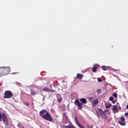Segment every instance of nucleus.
Masks as SVG:
<instances>
[{
  "label": "nucleus",
  "instance_id": "f257e3e1",
  "mask_svg": "<svg viewBox=\"0 0 128 128\" xmlns=\"http://www.w3.org/2000/svg\"><path fill=\"white\" fill-rule=\"evenodd\" d=\"M39 114L40 116L44 118V120H48V122H52V117L50 114L48 113L46 110H42L40 111Z\"/></svg>",
  "mask_w": 128,
  "mask_h": 128
},
{
  "label": "nucleus",
  "instance_id": "f03ea898",
  "mask_svg": "<svg viewBox=\"0 0 128 128\" xmlns=\"http://www.w3.org/2000/svg\"><path fill=\"white\" fill-rule=\"evenodd\" d=\"M10 67L6 68L0 72V78L10 74Z\"/></svg>",
  "mask_w": 128,
  "mask_h": 128
},
{
  "label": "nucleus",
  "instance_id": "7ed1b4c3",
  "mask_svg": "<svg viewBox=\"0 0 128 128\" xmlns=\"http://www.w3.org/2000/svg\"><path fill=\"white\" fill-rule=\"evenodd\" d=\"M3 118V122L7 126H8V117L4 113H0V122H1L2 119Z\"/></svg>",
  "mask_w": 128,
  "mask_h": 128
},
{
  "label": "nucleus",
  "instance_id": "20e7f679",
  "mask_svg": "<svg viewBox=\"0 0 128 128\" xmlns=\"http://www.w3.org/2000/svg\"><path fill=\"white\" fill-rule=\"evenodd\" d=\"M14 96V94L10 90H6L4 92V98H10Z\"/></svg>",
  "mask_w": 128,
  "mask_h": 128
},
{
  "label": "nucleus",
  "instance_id": "39448f33",
  "mask_svg": "<svg viewBox=\"0 0 128 128\" xmlns=\"http://www.w3.org/2000/svg\"><path fill=\"white\" fill-rule=\"evenodd\" d=\"M74 104L78 106V110H82V103H80L78 100H76L74 102Z\"/></svg>",
  "mask_w": 128,
  "mask_h": 128
},
{
  "label": "nucleus",
  "instance_id": "423d86ee",
  "mask_svg": "<svg viewBox=\"0 0 128 128\" xmlns=\"http://www.w3.org/2000/svg\"><path fill=\"white\" fill-rule=\"evenodd\" d=\"M119 124L120 126H126V119L124 118V116H122L120 118V120L118 121Z\"/></svg>",
  "mask_w": 128,
  "mask_h": 128
},
{
  "label": "nucleus",
  "instance_id": "0eeeda50",
  "mask_svg": "<svg viewBox=\"0 0 128 128\" xmlns=\"http://www.w3.org/2000/svg\"><path fill=\"white\" fill-rule=\"evenodd\" d=\"M74 118H75V122H76L77 126H78V128H84V126H82V124H80V122H78V118H76V116H75Z\"/></svg>",
  "mask_w": 128,
  "mask_h": 128
},
{
  "label": "nucleus",
  "instance_id": "6e6552de",
  "mask_svg": "<svg viewBox=\"0 0 128 128\" xmlns=\"http://www.w3.org/2000/svg\"><path fill=\"white\" fill-rule=\"evenodd\" d=\"M98 104V100L92 101V106H96Z\"/></svg>",
  "mask_w": 128,
  "mask_h": 128
},
{
  "label": "nucleus",
  "instance_id": "1a4fd4ad",
  "mask_svg": "<svg viewBox=\"0 0 128 128\" xmlns=\"http://www.w3.org/2000/svg\"><path fill=\"white\" fill-rule=\"evenodd\" d=\"M98 112L100 114L101 116H106V114H104V111H102V109L98 108Z\"/></svg>",
  "mask_w": 128,
  "mask_h": 128
},
{
  "label": "nucleus",
  "instance_id": "9d476101",
  "mask_svg": "<svg viewBox=\"0 0 128 128\" xmlns=\"http://www.w3.org/2000/svg\"><path fill=\"white\" fill-rule=\"evenodd\" d=\"M76 78H78V80H82V78H84V75H82L80 74H77Z\"/></svg>",
  "mask_w": 128,
  "mask_h": 128
},
{
  "label": "nucleus",
  "instance_id": "9b49d317",
  "mask_svg": "<svg viewBox=\"0 0 128 128\" xmlns=\"http://www.w3.org/2000/svg\"><path fill=\"white\" fill-rule=\"evenodd\" d=\"M80 102H82V104H86V102H87L86 99L84 98H82L80 100Z\"/></svg>",
  "mask_w": 128,
  "mask_h": 128
},
{
  "label": "nucleus",
  "instance_id": "f8f14e48",
  "mask_svg": "<svg viewBox=\"0 0 128 128\" xmlns=\"http://www.w3.org/2000/svg\"><path fill=\"white\" fill-rule=\"evenodd\" d=\"M112 110L115 112H118V108L116 106H114L112 108Z\"/></svg>",
  "mask_w": 128,
  "mask_h": 128
},
{
  "label": "nucleus",
  "instance_id": "ddd939ff",
  "mask_svg": "<svg viewBox=\"0 0 128 128\" xmlns=\"http://www.w3.org/2000/svg\"><path fill=\"white\" fill-rule=\"evenodd\" d=\"M98 66H94L92 68V70L93 72H96V70H98Z\"/></svg>",
  "mask_w": 128,
  "mask_h": 128
},
{
  "label": "nucleus",
  "instance_id": "4468645a",
  "mask_svg": "<svg viewBox=\"0 0 128 128\" xmlns=\"http://www.w3.org/2000/svg\"><path fill=\"white\" fill-rule=\"evenodd\" d=\"M36 91L34 90L31 89L30 90V96H36Z\"/></svg>",
  "mask_w": 128,
  "mask_h": 128
},
{
  "label": "nucleus",
  "instance_id": "2eb2a0df",
  "mask_svg": "<svg viewBox=\"0 0 128 128\" xmlns=\"http://www.w3.org/2000/svg\"><path fill=\"white\" fill-rule=\"evenodd\" d=\"M43 90H44V92H50V89L48 87H45L43 88Z\"/></svg>",
  "mask_w": 128,
  "mask_h": 128
},
{
  "label": "nucleus",
  "instance_id": "dca6fc26",
  "mask_svg": "<svg viewBox=\"0 0 128 128\" xmlns=\"http://www.w3.org/2000/svg\"><path fill=\"white\" fill-rule=\"evenodd\" d=\"M57 100L58 102H60L62 100V98H58Z\"/></svg>",
  "mask_w": 128,
  "mask_h": 128
},
{
  "label": "nucleus",
  "instance_id": "f3484780",
  "mask_svg": "<svg viewBox=\"0 0 128 128\" xmlns=\"http://www.w3.org/2000/svg\"><path fill=\"white\" fill-rule=\"evenodd\" d=\"M106 108H110L112 106V104L106 105Z\"/></svg>",
  "mask_w": 128,
  "mask_h": 128
},
{
  "label": "nucleus",
  "instance_id": "a211bd4d",
  "mask_svg": "<svg viewBox=\"0 0 128 128\" xmlns=\"http://www.w3.org/2000/svg\"><path fill=\"white\" fill-rule=\"evenodd\" d=\"M113 96H114V98H118V94L116 93H114L112 94Z\"/></svg>",
  "mask_w": 128,
  "mask_h": 128
},
{
  "label": "nucleus",
  "instance_id": "6ab92c4d",
  "mask_svg": "<svg viewBox=\"0 0 128 128\" xmlns=\"http://www.w3.org/2000/svg\"><path fill=\"white\" fill-rule=\"evenodd\" d=\"M97 92L98 94H102V90H100V89H98Z\"/></svg>",
  "mask_w": 128,
  "mask_h": 128
},
{
  "label": "nucleus",
  "instance_id": "aec40b11",
  "mask_svg": "<svg viewBox=\"0 0 128 128\" xmlns=\"http://www.w3.org/2000/svg\"><path fill=\"white\" fill-rule=\"evenodd\" d=\"M102 70H107L106 68V66H102Z\"/></svg>",
  "mask_w": 128,
  "mask_h": 128
},
{
  "label": "nucleus",
  "instance_id": "412c9836",
  "mask_svg": "<svg viewBox=\"0 0 128 128\" xmlns=\"http://www.w3.org/2000/svg\"><path fill=\"white\" fill-rule=\"evenodd\" d=\"M109 100L110 102H112L114 100V98L112 96H110V97Z\"/></svg>",
  "mask_w": 128,
  "mask_h": 128
},
{
  "label": "nucleus",
  "instance_id": "4be33fe9",
  "mask_svg": "<svg viewBox=\"0 0 128 128\" xmlns=\"http://www.w3.org/2000/svg\"><path fill=\"white\" fill-rule=\"evenodd\" d=\"M87 128H92V126H90L88 124H87Z\"/></svg>",
  "mask_w": 128,
  "mask_h": 128
},
{
  "label": "nucleus",
  "instance_id": "5701e85b",
  "mask_svg": "<svg viewBox=\"0 0 128 128\" xmlns=\"http://www.w3.org/2000/svg\"><path fill=\"white\" fill-rule=\"evenodd\" d=\"M98 82H102V80L100 78H98Z\"/></svg>",
  "mask_w": 128,
  "mask_h": 128
},
{
  "label": "nucleus",
  "instance_id": "b1692460",
  "mask_svg": "<svg viewBox=\"0 0 128 128\" xmlns=\"http://www.w3.org/2000/svg\"><path fill=\"white\" fill-rule=\"evenodd\" d=\"M92 100H93L92 97H90L88 98V100H90V102H92Z\"/></svg>",
  "mask_w": 128,
  "mask_h": 128
},
{
  "label": "nucleus",
  "instance_id": "393cba45",
  "mask_svg": "<svg viewBox=\"0 0 128 128\" xmlns=\"http://www.w3.org/2000/svg\"><path fill=\"white\" fill-rule=\"evenodd\" d=\"M24 104H25L26 106H30V103L25 102H24Z\"/></svg>",
  "mask_w": 128,
  "mask_h": 128
},
{
  "label": "nucleus",
  "instance_id": "a878e982",
  "mask_svg": "<svg viewBox=\"0 0 128 128\" xmlns=\"http://www.w3.org/2000/svg\"><path fill=\"white\" fill-rule=\"evenodd\" d=\"M108 112V110H104V112L105 114L106 112Z\"/></svg>",
  "mask_w": 128,
  "mask_h": 128
},
{
  "label": "nucleus",
  "instance_id": "bb28decb",
  "mask_svg": "<svg viewBox=\"0 0 128 128\" xmlns=\"http://www.w3.org/2000/svg\"><path fill=\"white\" fill-rule=\"evenodd\" d=\"M49 92H54L55 91L54 90H50V91H49Z\"/></svg>",
  "mask_w": 128,
  "mask_h": 128
},
{
  "label": "nucleus",
  "instance_id": "cd10ccee",
  "mask_svg": "<svg viewBox=\"0 0 128 128\" xmlns=\"http://www.w3.org/2000/svg\"><path fill=\"white\" fill-rule=\"evenodd\" d=\"M125 116H128V112H126L124 114Z\"/></svg>",
  "mask_w": 128,
  "mask_h": 128
},
{
  "label": "nucleus",
  "instance_id": "c85d7f7f",
  "mask_svg": "<svg viewBox=\"0 0 128 128\" xmlns=\"http://www.w3.org/2000/svg\"><path fill=\"white\" fill-rule=\"evenodd\" d=\"M112 104H116V101L113 100L112 101Z\"/></svg>",
  "mask_w": 128,
  "mask_h": 128
},
{
  "label": "nucleus",
  "instance_id": "c756f323",
  "mask_svg": "<svg viewBox=\"0 0 128 128\" xmlns=\"http://www.w3.org/2000/svg\"><path fill=\"white\" fill-rule=\"evenodd\" d=\"M126 108H127V110H128V105L126 106Z\"/></svg>",
  "mask_w": 128,
  "mask_h": 128
},
{
  "label": "nucleus",
  "instance_id": "7c9ffc66",
  "mask_svg": "<svg viewBox=\"0 0 128 128\" xmlns=\"http://www.w3.org/2000/svg\"><path fill=\"white\" fill-rule=\"evenodd\" d=\"M118 108L120 110H122V108H120V107H119Z\"/></svg>",
  "mask_w": 128,
  "mask_h": 128
},
{
  "label": "nucleus",
  "instance_id": "2f4dec72",
  "mask_svg": "<svg viewBox=\"0 0 128 128\" xmlns=\"http://www.w3.org/2000/svg\"><path fill=\"white\" fill-rule=\"evenodd\" d=\"M4 68V67L0 68Z\"/></svg>",
  "mask_w": 128,
  "mask_h": 128
},
{
  "label": "nucleus",
  "instance_id": "473e14b6",
  "mask_svg": "<svg viewBox=\"0 0 128 128\" xmlns=\"http://www.w3.org/2000/svg\"><path fill=\"white\" fill-rule=\"evenodd\" d=\"M28 94V96H30V94Z\"/></svg>",
  "mask_w": 128,
  "mask_h": 128
},
{
  "label": "nucleus",
  "instance_id": "72a5a7b5",
  "mask_svg": "<svg viewBox=\"0 0 128 128\" xmlns=\"http://www.w3.org/2000/svg\"><path fill=\"white\" fill-rule=\"evenodd\" d=\"M43 100H44V98H43Z\"/></svg>",
  "mask_w": 128,
  "mask_h": 128
}]
</instances>
